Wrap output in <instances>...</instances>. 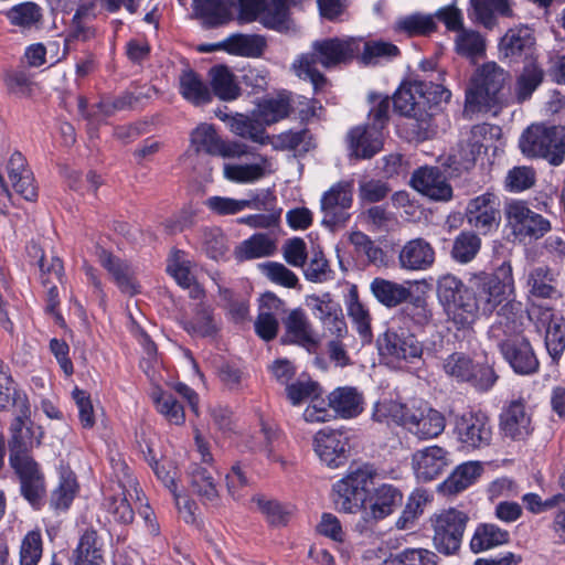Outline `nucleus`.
<instances>
[{"label":"nucleus","instance_id":"nucleus-1","mask_svg":"<svg viewBox=\"0 0 565 565\" xmlns=\"http://www.w3.org/2000/svg\"><path fill=\"white\" fill-rule=\"evenodd\" d=\"M512 292L513 276L509 262L501 264L494 274L477 278L470 286L451 274L441 276L437 281L438 299L449 321L462 332L472 331L480 312L490 316L498 309L500 316L512 313L518 318L522 305L509 299Z\"/></svg>","mask_w":565,"mask_h":565},{"label":"nucleus","instance_id":"nucleus-2","mask_svg":"<svg viewBox=\"0 0 565 565\" xmlns=\"http://www.w3.org/2000/svg\"><path fill=\"white\" fill-rule=\"evenodd\" d=\"M10 463L19 477L22 495L33 505L39 507L45 497L44 476L38 462L29 454L32 446L30 429L21 417L11 425Z\"/></svg>","mask_w":565,"mask_h":565},{"label":"nucleus","instance_id":"nucleus-3","mask_svg":"<svg viewBox=\"0 0 565 565\" xmlns=\"http://www.w3.org/2000/svg\"><path fill=\"white\" fill-rule=\"evenodd\" d=\"M360 51V41L349 39H324L312 43V51L305 53L294 63L292 67L300 78L309 79L318 92L327 78L316 70V64L331 68L350 62Z\"/></svg>","mask_w":565,"mask_h":565},{"label":"nucleus","instance_id":"nucleus-4","mask_svg":"<svg viewBox=\"0 0 565 565\" xmlns=\"http://www.w3.org/2000/svg\"><path fill=\"white\" fill-rule=\"evenodd\" d=\"M507 79L508 73L494 62L483 64L470 79L466 90L465 110L476 113L500 108L504 103L503 88Z\"/></svg>","mask_w":565,"mask_h":565},{"label":"nucleus","instance_id":"nucleus-5","mask_svg":"<svg viewBox=\"0 0 565 565\" xmlns=\"http://www.w3.org/2000/svg\"><path fill=\"white\" fill-rule=\"evenodd\" d=\"M423 89L422 81H414L402 84L393 96L394 110L409 118L408 130L417 141L431 139L437 134L436 114L425 109Z\"/></svg>","mask_w":565,"mask_h":565},{"label":"nucleus","instance_id":"nucleus-6","mask_svg":"<svg viewBox=\"0 0 565 565\" xmlns=\"http://www.w3.org/2000/svg\"><path fill=\"white\" fill-rule=\"evenodd\" d=\"M520 149L526 157L543 158L558 166L565 158V127L532 125L522 134Z\"/></svg>","mask_w":565,"mask_h":565},{"label":"nucleus","instance_id":"nucleus-7","mask_svg":"<svg viewBox=\"0 0 565 565\" xmlns=\"http://www.w3.org/2000/svg\"><path fill=\"white\" fill-rule=\"evenodd\" d=\"M377 472L370 465L352 470L345 478L333 486V501L338 510L356 513L364 508L369 498V488L374 484Z\"/></svg>","mask_w":565,"mask_h":565},{"label":"nucleus","instance_id":"nucleus-8","mask_svg":"<svg viewBox=\"0 0 565 565\" xmlns=\"http://www.w3.org/2000/svg\"><path fill=\"white\" fill-rule=\"evenodd\" d=\"M488 132L486 125H476L462 136L458 145L451 149L441 166L450 177L460 175L470 170L483 147V139Z\"/></svg>","mask_w":565,"mask_h":565},{"label":"nucleus","instance_id":"nucleus-9","mask_svg":"<svg viewBox=\"0 0 565 565\" xmlns=\"http://www.w3.org/2000/svg\"><path fill=\"white\" fill-rule=\"evenodd\" d=\"M469 518L456 509L438 514L434 520V545L439 553L452 555L460 548Z\"/></svg>","mask_w":565,"mask_h":565},{"label":"nucleus","instance_id":"nucleus-10","mask_svg":"<svg viewBox=\"0 0 565 565\" xmlns=\"http://www.w3.org/2000/svg\"><path fill=\"white\" fill-rule=\"evenodd\" d=\"M504 213L512 234L520 239H539L551 230L550 221L530 210L523 201L509 202Z\"/></svg>","mask_w":565,"mask_h":565},{"label":"nucleus","instance_id":"nucleus-11","mask_svg":"<svg viewBox=\"0 0 565 565\" xmlns=\"http://www.w3.org/2000/svg\"><path fill=\"white\" fill-rule=\"evenodd\" d=\"M445 372L461 382L470 383L479 391H488L497 381L493 369L487 364H475L463 353H452L444 363Z\"/></svg>","mask_w":565,"mask_h":565},{"label":"nucleus","instance_id":"nucleus-12","mask_svg":"<svg viewBox=\"0 0 565 565\" xmlns=\"http://www.w3.org/2000/svg\"><path fill=\"white\" fill-rule=\"evenodd\" d=\"M137 486L134 479L128 478L127 484L120 480L107 489L104 507L117 522L128 524L134 521L135 509L140 501V491Z\"/></svg>","mask_w":565,"mask_h":565},{"label":"nucleus","instance_id":"nucleus-13","mask_svg":"<svg viewBox=\"0 0 565 565\" xmlns=\"http://www.w3.org/2000/svg\"><path fill=\"white\" fill-rule=\"evenodd\" d=\"M455 434L458 441L467 449H482L492 440V426L483 413H465L456 417Z\"/></svg>","mask_w":565,"mask_h":565},{"label":"nucleus","instance_id":"nucleus-14","mask_svg":"<svg viewBox=\"0 0 565 565\" xmlns=\"http://www.w3.org/2000/svg\"><path fill=\"white\" fill-rule=\"evenodd\" d=\"M353 203L352 183L347 181L332 185L321 198L322 224L334 228L344 226Z\"/></svg>","mask_w":565,"mask_h":565},{"label":"nucleus","instance_id":"nucleus-15","mask_svg":"<svg viewBox=\"0 0 565 565\" xmlns=\"http://www.w3.org/2000/svg\"><path fill=\"white\" fill-rule=\"evenodd\" d=\"M379 350L383 355L397 360L412 361L423 354V345L415 334L401 327L388 328L377 340Z\"/></svg>","mask_w":565,"mask_h":565},{"label":"nucleus","instance_id":"nucleus-16","mask_svg":"<svg viewBox=\"0 0 565 565\" xmlns=\"http://www.w3.org/2000/svg\"><path fill=\"white\" fill-rule=\"evenodd\" d=\"M188 487L190 492L207 505H217L220 500V473L213 466L191 463L188 471Z\"/></svg>","mask_w":565,"mask_h":565},{"label":"nucleus","instance_id":"nucleus-17","mask_svg":"<svg viewBox=\"0 0 565 565\" xmlns=\"http://www.w3.org/2000/svg\"><path fill=\"white\" fill-rule=\"evenodd\" d=\"M467 223L481 234L489 233L500 223L498 198L492 193H484L471 199L465 213Z\"/></svg>","mask_w":565,"mask_h":565},{"label":"nucleus","instance_id":"nucleus-18","mask_svg":"<svg viewBox=\"0 0 565 565\" xmlns=\"http://www.w3.org/2000/svg\"><path fill=\"white\" fill-rule=\"evenodd\" d=\"M348 446V437L344 433L331 428L319 430L313 438L316 454L327 466L332 468L344 462Z\"/></svg>","mask_w":565,"mask_h":565},{"label":"nucleus","instance_id":"nucleus-19","mask_svg":"<svg viewBox=\"0 0 565 565\" xmlns=\"http://www.w3.org/2000/svg\"><path fill=\"white\" fill-rule=\"evenodd\" d=\"M500 351L514 372L532 374L539 369V360L524 337H513L500 343Z\"/></svg>","mask_w":565,"mask_h":565},{"label":"nucleus","instance_id":"nucleus-20","mask_svg":"<svg viewBox=\"0 0 565 565\" xmlns=\"http://www.w3.org/2000/svg\"><path fill=\"white\" fill-rule=\"evenodd\" d=\"M500 429L504 437L524 440L533 433L532 418L522 399L512 401L500 415Z\"/></svg>","mask_w":565,"mask_h":565},{"label":"nucleus","instance_id":"nucleus-21","mask_svg":"<svg viewBox=\"0 0 565 565\" xmlns=\"http://www.w3.org/2000/svg\"><path fill=\"white\" fill-rule=\"evenodd\" d=\"M286 333L282 338L284 342L298 344L308 352H315L319 345V337L312 329L302 309H294L284 319Z\"/></svg>","mask_w":565,"mask_h":565},{"label":"nucleus","instance_id":"nucleus-22","mask_svg":"<svg viewBox=\"0 0 565 565\" xmlns=\"http://www.w3.org/2000/svg\"><path fill=\"white\" fill-rule=\"evenodd\" d=\"M413 188L436 201H448L452 196V188L437 167L417 169L412 175Z\"/></svg>","mask_w":565,"mask_h":565},{"label":"nucleus","instance_id":"nucleus-23","mask_svg":"<svg viewBox=\"0 0 565 565\" xmlns=\"http://www.w3.org/2000/svg\"><path fill=\"white\" fill-rule=\"evenodd\" d=\"M447 456V451L438 446L417 450L413 455V467L416 477L422 481H430L438 478L448 467Z\"/></svg>","mask_w":565,"mask_h":565},{"label":"nucleus","instance_id":"nucleus-24","mask_svg":"<svg viewBox=\"0 0 565 565\" xmlns=\"http://www.w3.org/2000/svg\"><path fill=\"white\" fill-rule=\"evenodd\" d=\"M435 249L422 237L408 241L399 250L398 263L406 270H426L435 263Z\"/></svg>","mask_w":565,"mask_h":565},{"label":"nucleus","instance_id":"nucleus-25","mask_svg":"<svg viewBox=\"0 0 565 565\" xmlns=\"http://www.w3.org/2000/svg\"><path fill=\"white\" fill-rule=\"evenodd\" d=\"M535 39L532 31L526 26L509 29L500 41L499 49L501 54L515 62L521 56L525 60H533Z\"/></svg>","mask_w":565,"mask_h":565},{"label":"nucleus","instance_id":"nucleus-26","mask_svg":"<svg viewBox=\"0 0 565 565\" xmlns=\"http://www.w3.org/2000/svg\"><path fill=\"white\" fill-rule=\"evenodd\" d=\"M349 145L358 159H370L383 147L382 132L376 126H359L349 132Z\"/></svg>","mask_w":565,"mask_h":565},{"label":"nucleus","instance_id":"nucleus-27","mask_svg":"<svg viewBox=\"0 0 565 565\" xmlns=\"http://www.w3.org/2000/svg\"><path fill=\"white\" fill-rule=\"evenodd\" d=\"M100 264L111 274L119 289L129 296L140 292V286L134 277V270L130 265L108 253L100 249L98 253Z\"/></svg>","mask_w":565,"mask_h":565},{"label":"nucleus","instance_id":"nucleus-28","mask_svg":"<svg viewBox=\"0 0 565 565\" xmlns=\"http://www.w3.org/2000/svg\"><path fill=\"white\" fill-rule=\"evenodd\" d=\"M370 511L366 512L375 521L382 520L402 504L403 494L396 487L383 483L369 495Z\"/></svg>","mask_w":565,"mask_h":565},{"label":"nucleus","instance_id":"nucleus-29","mask_svg":"<svg viewBox=\"0 0 565 565\" xmlns=\"http://www.w3.org/2000/svg\"><path fill=\"white\" fill-rule=\"evenodd\" d=\"M375 299L387 308H394L412 297L411 288L384 278H375L370 285Z\"/></svg>","mask_w":565,"mask_h":565},{"label":"nucleus","instance_id":"nucleus-30","mask_svg":"<svg viewBox=\"0 0 565 565\" xmlns=\"http://www.w3.org/2000/svg\"><path fill=\"white\" fill-rule=\"evenodd\" d=\"M198 15L206 28H217L233 19V0H194Z\"/></svg>","mask_w":565,"mask_h":565},{"label":"nucleus","instance_id":"nucleus-31","mask_svg":"<svg viewBox=\"0 0 565 565\" xmlns=\"http://www.w3.org/2000/svg\"><path fill=\"white\" fill-rule=\"evenodd\" d=\"M96 30L90 23L89 9L81 7L75 12L64 40V54L74 50V44L77 42L85 43L94 39Z\"/></svg>","mask_w":565,"mask_h":565},{"label":"nucleus","instance_id":"nucleus-32","mask_svg":"<svg viewBox=\"0 0 565 565\" xmlns=\"http://www.w3.org/2000/svg\"><path fill=\"white\" fill-rule=\"evenodd\" d=\"M471 17L487 29L495 23V13L502 17H512L513 12L509 0H470Z\"/></svg>","mask_w":565,"mask_h":565},{"label":"nucleus","instance_id":"nucleus-33","mask_svg":"<svg viewBox=\"0 0 565 565\" xmlns=\"http://www.w3.org/2000/svg\"><path fill=\"white\" fill-rule=\"evenodd\" d=\"M180 94L195 106L212 100V92L193 70H184L179 77Z\"/></svg>","mask_w":565,"mask_h":565},{"label":"nucleus","instance_id":"nucleus-34","mask_svg":"<svg viewBox=\"0 0 565 565\" xmlns=\"http://www.w3.org/2000/svg\"><path fill=\"white\" fill-rule=\"evenodd\" d=\"M210 84L213 94L222 100H234L241 95L235 75L227 66L217 65L209 71Z\"/></svg>","mask_w":565,"mask_h":565},{"label":"nucleus","instance_id":"nucleus-35","mask_svg":"<svg viewBox=\"0 0 565 565\" xmlns=\"http://www.w3.org/2000/svg\"><path fill=\"white\" fill-rule=\"evenodd\" d=\"M223 47L231 54L258 57L266 47V40L258 34H234L223 41Z\"/></svg>","mask_w":565,"mask_h":565},{"label":"nucleus","instance_id":"nucleus-36","mask_svg":"<svg viewBox=\"0 0 565 565\" xmlns=\"http://www.w3.org/2000/svg\"><path fill=\"white\" fill-rule=\"evenodd\" d=\"M544 71L535 60H527L516 78L515 96L522 103L529 99L534 90L542 84Z\"/></svg>","mask_w":565,"mask_h":565},{"label":"nucleus","instance_id":"nucleus-37","mask_svg":"<svg viewBox=\"0 0 565 565\" xmlns=\"http://www.w3.org/2000/svg\"><path fill=\"white\" fill-rule=\"evenodd\" d=\"M257 20L267 29L288 31L290 19L287 0H267Z\"/></svg>","mask_w":565,"mask_h":565},{"label":"nucleus","instance_id":"nucleus-38","mask_svg":"<svg viewBox=\"0 0 565 565\" xmlns=\"http://www.w3.org/2000/svg\"><path fill=\"white\" fill-rule=\"evenodd\" d=\"M420 412L422 408L411 407L407 404L395 401H387L376 405L375 416L379 418H391L393 422L408 429V426H414Z\"/></svg>","mask_w":565,"mask_h":565},{"label":"nucleus","instance_id":"nucleus-39","mask_svg":"<svg viewBox=\"0 0 565 565\" xmlns=\"http://www.w3.org/2000/svg\"><path fill=\"white\" fill-rule=\"evenodd\" d=\"M102 546L96 531H86L75 551V565H104Z\"/></svg>","mask_w":565,"mask_h":565},{"label":"nucleus","instance_id":"nucleus-40","mask_svg":"<svg viewBox=\"0 0 565 565\" xmlns=\"http://www.w3.org/2000/svg\"><path fill=\"white\" fill-rule=\"evenodd\" d=\"M445 417L441 413L428 408L422 409L414 426H408V430L422 439L435 438L445 429Z\"/></svg>","mask_w":565,"mask_h":565},{"label":"nucleus","instance_id":"nucleus-41","mask_svg":"<svg viewBox=\"0 0 565 565\" xmlns=\"http://www.w3.org/2000/svg\"><path fill=\"white\" fill-rule=\"evenodd\" d=\"M482 466L478 461H468L458 466L445 480L444 488L450 493H457L472 484L481 475Z\"/></svg>","mask_w":565,"mask_h":565},{"label":"nucleus","instance_id":"nucleus-42","mask_svg":"<svg viewBox=\"0 0 565 565\" xmlns=\"http://www.w3.org/2000/svg\"><path fill=\"white\" fill-rule=\"evenodd\" d=\"M361 397L354 388H337L329 395V406L340 416L350 418L361 412Z\"/></svg>","mask_w":565,"mask_h":565},{"label":"nucleus","instance_id":"nucleus-43","mask_svg":"<svg viewBox=\"0 0 565 565\" xmlns=\"http://www.w3.org/2000/svg\"><path fill=\"white\" fill-rule=\"evenodd\" d=\"M509 541V533L494 524H481L477 527L470 547L472 552L479 553Z\"/></svg>","mask_w":565,"mask_h":565},{"label":"nucleus","instance_id":"nucleus-44","mask_svg":"<svg viewBox=\"0 0 565 565\" xmlns=\"http://www.w3.org/2000/svg\"><path fill=\"white\" fill-rule=\"evenodd\" d=\"M348 315L356 326L359 334L364 341H371V316L369 310L359 300V295L355 286H352L349 292Z\"/></svg>","mask_w":565,"mask_h":565},{"label":"nucleus","instance_id":"nucleus-45","mask_svg":"<svg viewBox=\"0 0 565 565\" xmlns=\"http://www.w3.org/2000/svg\"><path fill=\"white\" fill-rule=\"evenodd\" d=\"M231 130L242 138L249 139L260 145L267 143L269 139L265 134L263 122L242 114H236L232 118Z\"/></svg>","mask_w":565,"mask_h":565},{"label":"nucleus","instance_id":"nucleus-46","mask_svg":"<svg viewBox=\"0 0 565 565\" xmlns=\"http://www.w3.org/2000/svg\"><path fill=\"white\" fill-rule=\"evenodd\" d=\"M191 143L199 153L217 154L222 150V140L213 125L201 124L191 134Z\"/></svg>","mask_w":565,"mask_h":565},{"label":"nucleus","instance_id":"nucleus-47","mask_svg":"<svg viewBox=\"0 0 565 565\" xmlns=\"http://www.w3.org/2000/svg\"><path fill=\"white\" fill-rule=\"evenodd\" d=\"M481 248V238L469 231L461 232L454 241L451 257L461 264L471 262Z\"/></svg>","mask_w":565,"mask_h":565},{"label":"nucleus","instance_id":"nucleus-48","mask_svg":"<svg viewBox=\"0 0 565 565\" xmlns=\"http://www.w3.org/2000/svg\"><path fill=\"white\" fill-rule=\"evenodd\" d=\"M152 398L158 412L163 415L169 423L174 425L184 423L185 414L183 406L172 393L157 390L153 392Z\"/></svg>","mask_w":565,"mask_h":565},{"label":"nucleus","instance_id":"nucleus-49","mask_svg":"<svg viewBox=\"0 0 565 565\" xmlns=\"http://www.w3.org/2000/svg\"><path fill=\"white\" fill-rule=\"evenodd\" d=\"M183 328L189 333L200 337H211L217 331L212 310L204 303L198 305L192 320L183 321Z\"/></svg>","mask_w":565,"mask_h":565},{"label":"nucleus","instance_id":"nucleus-50","mask_svg":"<svg viewBox=\"0 0 565 565\" xmlns=\"http://www.w3.org/2000/svg\"><path fill=\"white\" fill-rule=\"evenodd\" d=\"M77 491V482L73 472L63 470L57 488L52 492L51 504L55 509L66 510Z\"/></svg>","mask_w":565,"mask_h":565},{"label":"nucleus","instance_id":"nucleus-51","mask_svg":"<svg viewBox=\"0 0 565 565\" xmlns=\"http://www.w3.org/2000/svg\"><path fill=\"white\" fill-rule=\"evenodd\" d=\"M7 18L11 24L15 26L31 29L40 23L42 12L38 4L33 2H24L11 8L7 12Z\"/></svg>","mask_w":565,"mask_h":565},{"label":"nucleus","instance_id":"nucleus-52","mask_svg":"<svg viewBox=\"0 0 565 565\" xmlns=\"http://www.w3.org/2000/svg\"><path fill=\"white\" fill-rule=\"evenodd\" d=\"M455 43L457 53L466 57H479L486 51V41L477 31L461 29Z\"/></svg>","mask_w":565,"mask_h":565},{"label":"nucleus","instance_id":"nucleus-53","mask_svg":"<svg viewBox=\"0 0 565 565\" xmlns=\"http://www.w3.org/2000/svg\"><path fill=\"white\" fill-rule=\"evenodd\" d=\"M275 244L266 234H255L242 243L238 255L243 259L266 257L274 253Z\"/></svg>","mask_w":565,"mask_h":565},{"label":"nucleus","instance_id":"nucleus-54","mask_svg":"<svg viewBox=\"0 0 565 565\" xmlns=\"http://www.w3.org/2000/svg\"><path fill=\"white\" fill-rule=\"evenodd\" d=\"M553 281L554 277L550 268L546 266H539L530 271L527 285L531 287L532 295L547 298L555 291Z\"/></svg>","mask_w":565,"mask_h":565},{"label":"nucleus","instance_id":"nucleus-55","mask_svg":"<svg viewBox=\"0 0 565 565\" xmlns=\"http://www.w3.org/2000/svg\"><path fill=\"white\" fill-rule=\"evenodd\" d=\"M167 270L184 288H190L194 282V276L190 270V262L185 259L182 250L177 249L171 253Z\"/></svg>","mask_w":565,"mask_h":565},{"label":"nucleus","instance_id":"nucleus-56","mask_svg":"<svg viewBox=\"0 0 565 565\" xmlns=\"http://www.w3.org/2000/svg\"><path fill=\"white\" fill-rule=\"evenodd\" d=\"M291 106L289 98L286 96H279L278 98H271L264 100L259 105V119L267 124H274L278 120L287 117L290 113Z\"/></svg>","mask_w":565,"mask_h":565},{"label":"nucleus","instance_id":"nucleus-57","mask_svg":"<svg viewBox=\"0 0 565 565\" xmlns=\"http://www.w3.org/2000/svg\"><path fill=\"white\" fill-rule=\"evenodd\" d=\"M202 245L207 256L215 260L223 258L228 250L226 237L218 227L203 230Z\"/></svg>","mask_w":565,"mask_h":565},{"label":"nucleus","instance_id":"nucleus-58","mask_svg":"<svg viewBox=\"0 0 565 565\" xmlns=\"http://www.w3.org/2000/svg\"><path fill=\"white\" fill-rule=\"evenodd\" d=\"M42 556V539L40 532L31 531L22 540L20 547V565H38Z\"/></svg>","mask_w":565,"mask_h":565},{"label":"nucleus","instance_id":"nucleus-59","mask_svg":"<svg viewBox=\"0 0 565 565\" xmlns=\"http://www.w3.org/2000/svg\"><path fill=\"white\" fill-rule=\"evenodd\" d=\"M260 269L267 276V278L275 284L286 288H295L298 285V277L296 274L287 268L284 264L268 262L260 265Z\"/></svg>","mask_w":565,"mask_h":565},{"label":"nucleus","instance_id":"nucleus-60","mask_svg":"<svg viewBox=\"0 0 565 565\" xmlns=\"http://www.w3.org/2000/svg\"><path fill=\"white\" fill-rule=\"evenodd\" d=\"M536 180L535 171L530 167H514L508 172L505 185L510 191L521 192L532 188Z\"/></svg>","mask_w":565,"mask_h":565},{"label":"nucleus","instance_id":"nucleus-61","mask_svg":"<svg viewBox=\"0 0 565 565\" xmlns=\"http://www.w3.org/2000/svg\"><path fill=\"white\" fill-rule=\"evenodd\" d=\"M390 192L391 188L382 180L363 179L359 182V198L362 202H380L384 200Z\"/></svg>","mask_w":565,"mask_h":565},{"label":"nucleus","instance_id":"nucleus-62","mask_svg":"<svg viewBox=\"0 0 565 565\" xmlns=\"http://www.w3.org/2000/svg\"><path fill=\"white\" fill-rule=\"evenodd\" d=\"M205 206L213 213L224 216L232 215L243 211L245 207L250 205V201L247 200H235L224 196H211L204 202Z\"/></svg>","mask_w":565,"mask_h":565},{"label":"nucleus","instance_id":"nucleus-63","mask_svg":"<svg viewBox=\"0 0 565 565\" xmlns=\"http://www.w3.org/2000/svg\"><path fill=\"white\" fill-rule=\"evenodd\" d=\"M224 175L234 182H252L264 175V169L259 164H225Z\"/></svg>","mask_w":565,"mask_h":565},{"label":"nucleus","instance_id":"nucleus-64","mask_svg":"<svg viewBox=\"0 0 565 565\" xmlns=\"http://www.w3.org/2000/svg\"><path fill=\"white\" fill-rule=\"evenodd\" d=\"M398 29L409 34H428L436 30V23L430 15L412 14L397 22Z\"/></svg>","mask_w":565,"mask_h":565}]
</instances>
